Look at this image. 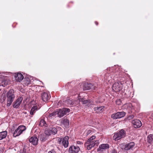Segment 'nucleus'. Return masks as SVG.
I'll return each instance as SVG.
<instances>
[{"label": "nucleus", "instance_id": "obj_25", "mask_svg": "<svg viewBox=\"0 0 153 153\" xmlns=\"http://www.w3.org/2000/svg\"><path fill=\"white\" fill-rule=\"evenodd\" d=\"M99 147L100 149H104L109 148V146L107 144H102L99 146Z\"/></svg>", "mask_w": 153, "mask_h": 153}, {"label": "nucleus", "instance_id": "obj_2", "mask_svg": "<svg viewBox=\"0 0 153 153\" xmlns=\"http://www.w3.org/2000/svg\"><path fill=\"white\" fill-rule=\"evenodd\" d=\"M126 135V131L122 129L119 132L114 134L113 136V139L115 141H117L125 137Z\"/></svg>", "mask_w": 153, "mask_h": 153}, {"label": "nucleus", "instance_id": "obj_12", "mask_svg": "<svg viewBox=\"0 0 153 153\" xmlns=\"http://www.w3.org/2000/svg\"><path fill=\"white\" fill-rule=\"evenodd\" d=\"M96 87L95 85L94 86L91 83H85L84 85L83 89L84 90H89L91 89L94 90Z\"/></svg>", "mask_w": 153, "mask_h": 153}, {"label": "nucleus", "instance_id": "obj_23", "mask_svg": "<svg viewBox=\"0 0 153 153\" xmlns=\"http://www.w3.org/2000/svg\"><path fill=\"white\" fill-rule=\"evenodd\" d=\"M38 107L36 105L33 106L31 108L30 111V114L31 115H33L36 111L37 110Z\"/></svg>", "mask_w": 153, "mask_h": 153}, {"label": "nucleus", "instance_id": "obj_32", "mask_svg": "<svg viewBox=\"0 0 153 153\" xmlns=\"http://www.w3.org/2000/svg\"><path fill=\"white\" fill-rule=\"evenodd\" d=\"M77 90L76 89L74 90H70L69 92L70 93V94L71 95L73 94V93H74V92H76L77 91Z\"/></svg>", "mask_w": 153, "mask_h": 153}, {"label": "nucleus", "instance_id": "obj_42", "mask_svg": "<svg viewBox=\"0 0 153 153\" xmlns=\"http://www.w3.org/2000/svg\"><path fill=\"white\" fill-rule=\"evenodd\" d=\"M122 145H122V144H121V146H122Z\"/></svg>", "mask_w": 153, "mask_h": 153}, {"label": "nucleus", "instance_id": "obj_19", "mask_svg": "<svg viewBox=\"0 0 153 153\" xmlns=\"http://www.w3.org/2000/svg\"><path fill=\"white\" fill-rule=\"evenodd\" d=\"M69 120L66 118H64L62 119L61 123L65 127H67L69 125Z\"/></svg>", "mask_w": 153, "mask_h": 153}, {"label": "nucleus", "instance_id": "obj_31", "mask_svg": "<svg viewBox=\"0 0 153 153\" xmlns=\"http://www.w3.org/2000/svg\"><path fill=\"white\" fill-rule=\"evenodd\" d=\"M121 101L120 99H117L116 101V103L118 105H120L121 103Z\"/></svg>", "mask_w": 153, "mask_h": 153}, {"label": "nucleus", "instance_id": "obj_6", "mask_svg": "<svg viewBox=\"0 0 153 153\" xmlns=\"http://www.w3.org/2000/svg\"><path fill=\"white\" fill-rule=\"evenodd\" d=\"M57 130L55 127H53L50 129H48L45 130V134L48 136L52 135H53L56 134L57 133Z\"/></svg>", "mask_w": 153, "mask_h": 153}, {"label": "nucleus", "instance_id": "obj_38", "mask_svg": "<svg viewBox=\"0 0 153 153\" xmlns=\"http://www.w3.org/2000/svg\"><path fill=\"white\" fill-rule=\"evenodd\" d=\"M76 144H79V145H82L83 144V143L82 142L80 141H77L76 142Z\"/></svg>", "mask_w": 153, "mask_h": 153}, {"label": "nucleus", "instance_id": "obj_30", "mask_svg": "<svg viewBox=\"0 0 153 153\" xmlns=\"http://www.w3.org/2000/svg\"><path fill=\"white\" fill-rule=\"evenodd\" d=\"M95 138V136H93L91 137H90L89 139H88L87 141H88V142H89V141H95V140H94Z\"/></svg>", "mask_w": 153, "mask_h": 153}, {"label": "nucleus", "instance_id": "obj_24", "mask_svg": "<svg viewBox=\"0 0 153 153\" xmlns=\"http://www.w3.org/2000/svg\"><path fill=\"white\" fill-rule=\"evenodd\" d=\"M147 142L150 144H151L153 140V135L150 134L147 137Z\"/></svg>", "mask_w": 153, "mask_h": 153}, {"label": "nucleus", "instance_id": "obj_28", "mask_svg": "<svg viewBox=\"0 0 153 153\" xmlns=\"http://www.w3.org/2000/svg\"><path fill=\"white\" fill-rule=\"evenodd\" d=\"M79 101L81 102L83 104H86L88 102V101L87 100H85L84 99H81Z\"/></svg>", "mask_w": 153, "mask_h": 153}, {"label": "nucleus", "instance_id": "obj_27", "mask_svg": "<svg viewBox=\"0 0 153 153\" xmlns=\"http://www.w3.org/2000/svg\"><path fill=\"white\" fill-rule=\"evenodd\" d=\"M31 81L28 78H25L24 81V84L26 85H28L30 84Z\"/></svg>", "mask_w": 153, "mask_h": 153}, {"label": "nucleus", "instance_id": "obj_36", "mask_svg": "<svg viewBox=\"0 0 153 153\" xmlns=\"http://www.w3.org/2000/svg\"><path fill=\"white\" fill-rule=\"evenodd\" d=\"M48 153H57L56 151L54 149H52L48 152Z\"/></svg>", "mask_w": 153, "mask_h": 153}, {"label": "nucleus", "instance_id": "obj_26", "mask_svg": "<svg viewBox=\"0 0 153 153\" xmlns=\"http://www.w3.org/2000/svg\"><path fill=\"white\" fill-rule=\"evenodd\" d=\"M39 125L41 126H45L47 127V124L46 123L45 121L43 119H42L40 122Z\"/></svg>", "mask_w": 153, "mask_h": 153}, {"label": "nucleus", "instance_id": "obj_21", "mask_svg": "<svg viewBox=\"0 0 153 153\" xmlns=\"http://www.w3.org/2000/svg\"><path fill=\"white\" fill-rule=\"evenodd\" d=\"M104 107L101 106L94 108V110L97 112L101 113L103 110Z\"/></svg>", "mask_w": 153, "mask_h": 153}, {"label": "nucleus", "instance_id": "obj_10", "mask_svg": "<svg viewBox=\"0 0 153 153\" xmlns=\"http://www.w3.org/2000/svg\"><path fill=\"white\" fill-rule=\"evenodd\" d=\"M80 150V149L79 146H72L69 148V152L70 153H78Z\"/></svg>", "mask_w": 153, "mask_h": 153}, {"label": "nucleus", "instance_id": "obj_3", "mask_svg": "<svg viewBox=\"0 0 153 153\" xmlns=\"http://www.w3.org/2000/svg\"><path fill=\"white\" fill-rule=\"evenodd\" d=\"M70 111V110L67 108H64L62 109L57 110L56 111L57 116L61 117L64 115L68 113Z\"/></svg>", "mask_w": 153, "mask_h": 153}, {"label": "nucleus", "instance_id": "obj_39", "mask_svg": "<svg viewBox=\"0 0 153 153\" xmlns=\"http://www.w3.org/2000/svg\"><path fill=\"white\" fill-rule=\"evenodd\" d=\"M111 153H117V152L116 150L114 149L112 151Z\"/></svg>", "mask_w": 153, "mask_h": 153}, {"label": "nucleus", "instance_id": "obj_33", "mask_svg": "<svg viewBox=\"0 0 153 153\" xmlns=\"http://www.w3.org/2000/svg\"><path fill=\"white\" fill-rule=\"evenodd\" d=\"M62 138H59L57 140V142L59 144H62V141H63Z\"/></svg>", "mask_w": 153, "mask_h": 153}, {"label": "nucleus", "instance_id": "obj_1", "mask_svg": "<svg viewBox=\"0 0 153 153\" xmlns=\"http://www.w3.org/2000/svg\"><path fill=\"white\" fill-rule=\"evenodd\" d=\"M6 97V105L7 107H9L11 105L15 97L14 90L13 89L9 90L7 94Z\"/></svg>", "mask_w": 153, "mask_h": 153}, {"label": "nucleus", "instance_id": "obj_40", "mask_svg": "<svg viewBox=\"0 0 153 153\" xmlns=\"http://www.w3.org/2000/svg\"><path fill=\"white\" fill-rule=\"evenodd\" d=\"M95 24L97 25L98 24V23L97 22H95Z\"/></svg>", "mask_w": 153, "mask_h": 153}, {"label": "nucleus", "instance_id": "obj_29", "mask_svg": "<svg viewBox=\"0 0 153 153\" xmlns=\"http://www.w3.org/2000/svg\"><path fill=\"white\" fill-rule=\"evenodd\" d=\"M132 105L131 104H126L124 105L125 107H126L127 109H130L132 107Z\"/></svg>", "mask_w": 153, "mask_h": 153}, {"label": "nucleus", "instance_id": "obj_4", "mask_svg": "<svg viewBox=\"0 0 153 153\" xmlns=\"http://www.w3.org/2000/svg\"><path fill=\"white\" fill-rule=\"evenodd\" d=\"M26 129V127L25 126L22 125L19 126L14 132L13 136L16 137L20 135Z\"/></svg>", "mask_w": 153, "mask_h": 153}, {"label": "nucleus", "instance_id": "obj_11", "mask_svg": "<svg viewBox=\"0 0 153 153\" xmlns=\"http://www.w3.org/2000/svg\"><path fill=\"white\" fill-rule=\"evenodd\" d=\"M132 123L133 126L135 128H138L140 127L142 125L141 121L138 119H135L132 121Z\"/></svg>", "mask_w": 153, "mask_h": 153}, {"label": "nucleus", "instance_id": "obj_17", "mask_svg": "<svg viewBox=\"0 0 153 153\" xmlns=\"http://www.w3.org/2000/svg\"><path fill=\"white\" fill-rule=\"evenodd\" d=\"M68 137L66 136H65L63 139L62 144L65 148L68 147Z\"/></svg>", "mask_w": 153, "mask_h": 153}, {"label": "nucleus", "instance_id": "obj_15", "mask_svg": "<svg viewBox=\"0 0 153 153\" xmlns=\"http://www.w3.org/2000/svg\"><path fill=\"white\" fill-rule=\"evenodd\" d=\"M38 139L37 137L33 136L31 137L29 139V141L34 145H37Z\"/></svg>", "mask_w": 153, "mask_h": 153}, {"label": "nucleus", "instance_id": "obj_16", "mask_svg": "<svg viewBox=\"0 0 153 153\" xmlns=\"http://www.w3.org/2000/svg\"><path fill=\"white\" fill-rule=\"evenodd\" d=\"M16 80L18 82H20L24 78L23 75L20 73H17L15 74V76Z\"/></svg>", "mask_w": 153, "mask_h": 153}, {"label": "nucleus", "instance_id": "obj_34", "mask_svg": "<svg viewBox=\"0 0 153 153\" xmlns=\"http://www.w3.org/2000/svg\"><path fill=\"white\" fill-rule=\"evenodd\" d=\"M56 111L52 113L49 115V117H51L52 116H56Z\"/></svg>", "mask_w": 153, "mask_h": 153}, {"label": "nucleus", "instance_id": "obj_41", "mask_svg": "<svg viewBox=\"0 0 153 153\" xmlns=\"http://www.w3.org/2000/svg\"><path fill=\"white\" fill-rule=\"evenodd\" d=\"M133 117H134V116L133 115H131V118H133Z\"/></svg>", "mask_w": 153, "mask_h": 153}, {"label": "nucleus", "instance_id": "obj_5", "mask_svg": "<svg viewBox=\"0 0 153 153\" xmlns=\"http://www.w3.org/2000/svg\"><path fill=\"white\" fill-rule=\"evenodd\" d=\"M99 141L95 140V141H89L88 142L87 141L85 144V146L88 150H90L92 148L95 146H97L99 144Z\"/></svg>", "mask_w": 153, "mask_h": 153}, {"label": "nucleus", "instance_id": "obj_37", "mask_svg": "<svg viewBox=\"0 0 153 153\" xmlns=\"http://www.w3.org/2000/svg\"><path fill=\"white\" fill-rule=\"evenodd\" d=\"M68 102L71 105H73L74 104L73 102L70 100H68Z\"/></svg>", "mask_w": 153, "mask_h": 153}, {"label": "nucleus", "instance_id": "obj_14", "mask_svg": "<svg viewBox=\"0 0 153 153\" xmlns=\"http://www.w3.org/2000/svg\"><path fill=\"white\" fill-rule=\"evenodd\" d=\"M134 143L133 142H131L125 145L124 148H122V149H124L125 150H132L134 147Z\"/></svg>", "mask_w": 153, "mask_h": 153}, {"label": "nucleus", "instance_id": "obj_7", "mask_svg": "<svg viewBox=\"0 0 153 153\" xmlns=\"http://www.w3.org/2000/svg\"><path fill=\"white\" fill-rule=\"evenodd\" d=\"M125 114L126 113L124 112H119L115 114H112L111 117L114 119H117L124 117Z\"/></svg>", "mask_w": 153, "mask_h": 153}, {"label": "nucleus", "instance_id": "obj_22", "mask_svg": "<svg viewBox=\"0 0 153 153\" xmlns=\"http://www.w3.org/2000/svg\"><path fill=\"white\" fill-rule=\"evenodd\" d=\"M38 137L39 139L42 141H44L46 139V136L43 134H39Z\"/></svg>", "mask_w": 153, "mask_h": 153}, {"label": "nucleus", "instance_id": "obj_8", "mask_svg": "<svg viewBox=\"0 0 153 153\" xmlns=\"http://www.w3.org/2000/svg\"><path fill=\"white\" fill-rule=\"evenodd\" d=\"M122 85L118 82H115L113 85V90L115 91H119L122 88Z\"/></svg>", "mask_w": 153, "mask_h": 153}, {"label": "nucleus", "instance_id": "obj_20", "mask_svg": "<svg viewBox=\"0 0 153 153\" xmlns=\"http://www.w3.org/2000/svg\"><path fill=\"white\" fill-rule=\"evenodd\" d=\"M7 132L4 131L0 132V140H1L5 138L7 135Z\"/></svg>", "mask_w": 153, "mask_h": 153}, {"label": "nucleus", "instance_id": "obj_13", "mask_svg": "<svg viewBox=\"0 0 153 153\" xmlns=\"http://www.w3.org/2000/svg\"><path fill=\"white\" fill-rule=\"evenodd\" d=\"M23 100V98L22 97H18L14 102L13 107L14 108H18L21 104Z\"/></svg>", "mask_w": 153, "mask_h": 153}, {"label": "nucleus", "instance_id": "obj_9", "mask_svg": "<svg viewBox=\"0 0 153 153\" xmlns=\"http://www.w3.org/2000/svg\"><path fill=\"white\" fill-rule=\"evenodd\" d=\"M8 77L3 75L0 76V82L2 83V85L4 87L5 85L8 84V80H7Z\"/></svg>", "mask_w": 153, "mask_h": 153}, {"label": "nucleus", "instance_id": "obj_35", "mask_svg": "<svg viewBox=\"0 0 153 153\" xmlns=\"http://www.w3.org/2000/svg\"><path fill=\"white\" fill-rule=\"evenodd\" d=\"M94 104V103L92 101H91L88 102V104H87V105L88 107H90L91 106V105H93Z\"/></svg>", "mask_w": 153, "mask_h": 153}, {"label": "nucleus", "instance_id": "obj_18", "mask_svg": "<svg viewBox=\"0 0 153 153\" xmlns=\"http://www.w3.org/2000/svg\"><path fill=\"white\" fill-rule=\"evenodd\" d=\"M41 97L42 100L45 102L47 101L49 99V95L46 92H44L42 93Z\"/></svg>", "mask_w": 153, "mask_h": 153}]
</instances>
